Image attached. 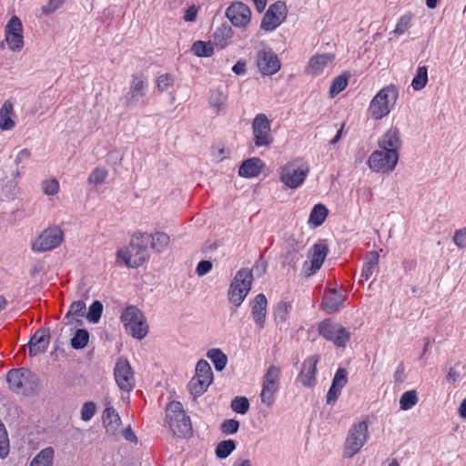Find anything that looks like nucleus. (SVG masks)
Listing matches in <instances>:
<instances>
[{
    "label": "nucleus",
    "instance_id": "nucleus-1",
    "mask_svg": "<svg viewBox=\"0 0 466 466\" xmlns=\"http://www.w3.org/2000/svg\"><path fill=\"white\" fill-rule=\"evenodd\" d=\"M148 234H138L132 238L128 248H121L116 256L129 268L140 267L147 258Z\"/></svg>",
    "mask_w": 466,
    "mask_h": 466
},
{
    "label": "nucleus",
    "instance_id": "nucleus-2",
    "mask_svg": "<svg viewBox=\"0 0 466 466\" xmlns=\"http://www.w3.org/2000/svg\"><path fill=\"white\" fill-rule=\"evenodd\" d=\"M165 422L175 436L186 438L191 435L190 418L186 414L183 405L179 401L173 400L168 403L166 409Z\"/></svg>",
    "mask_w": 466,
    "mask_h": 466
},
{
    "label": "nucleus",
    "instance_id": "nucleus-3",
    "mask_svg": "<svg viewBox=\"0 0 466 466\" xmlns=\"http://www.w3.org/2000/svg\"><path fill=\"white\" fill-rule=\"evenodd\" d=\"M399 97V90L394 85H389L380 89L371 99L368 114L374 120H380L388 116Z\"/></svg>",
    "mask_w": 466,
    "mask_h": 466
},
{
    "label": "nucleus",
    "instance_id": "nucleus-4",
    "mask_svg": "<svg viewBox=\"0 0 466 466\" xmlns=\"http://www.w3.org/2000/svg\"><path fill=\"white\" fill-rule=\"evenodd\" d=\"M309 172V165L302 158H293L281 167L279 180L289 188H297L304 183Z\"/></svg>",
    "mask_w": 466,
    "mask_h": 466
},
{
    "label": "nucleus",
    "instance_id": "nucleus-5",
    "mask_svg": "<svg viewBox=\"0 0 466 466\" xmlns=\"http://www.w3.org/2000/svg\"><path fill=\"white\" fill-rule=\"evenodd\" d=\"M126 331L137 339H144L148 333V325L143 312L136 306L127 307L121 314Z\"/></svg>",
    "mask_w": 466,
    "mask_h": 466
},
{
    "label": "nucleus",
    "instance_id": "nucleus-6",
    "mask_svg": "<svg viewBox=\"0 0 466 466\" xmlns=\"http://www.w3.org/2000/svg\"><path fill=\"white\" fill-rule=\"evenodd\" d=\"M6 381L11 390L28 394L38 386V378L25 368L13 369L7 372Z\"/></svg>",
    "mask_w": 466,
    "mask_h": 466
},
{
    "label": "nucleus",
    "instance_id": "nucleus-7",
    "mask_svg": "<svg viewBox=\"0 0 466 466\" xmlns=\"http://www.w3.org/2000/svg\"><path fill=\"white\" fill-rule=\"evenodd\" d=\"M281 370L270 365L262 378L260 400L267 407H271L280 386Z\"/></svg>",
    "mask_w": 466,
    "mask_h": 466
},
{
    "label": "nucleus",
    "instance_id": "nucleus-8",
    "mask_svg": "<svg viewBox=\"0 0 466 466\" xmlns=\"http://www.w3.org/2000/svg\"><path fill=\"white\" fill-rule=\"evenodd\" d=\"M64 240V231L59 226H50L45 228L31 243V248L36 252L52 250L61 245Z\"/></svg>",
    "mask_w": 466,
    "mask_h": 466
},
{
    "label": "nucleus",
    "instance_id": "nucleus-9",
    "mask_svg": "<svg viewBox=\"0 0 466 466\" xmlns=\"http://www.w3.org/2000/svg\"><path fill=\"white\" fill-rule=\"evenodd\" d=\"M213 380V372L210 365L205 360H200L196 365L195 376L188 383V389L192 395H202Z\"/></svg>",
    "mask_w": 466,
    "mask_h": 466
},
{
    "label": "nucleus",
    "instance_id": "nucleus-10",
    "mask_svg": "<svg viewBox=\"0 0 466 466\" xmlns=\"http://www.w3.org/2000/svg\"><path fill=\"white\" fill-rule=\"evenodd\" d=\"M368 431V424L365 421L352 425L345 441V457L351 458L360 451L367 441Z\"/></svg>",
    "mask_w": 466,
    "mask_h": 466
},
{
    "label": "nucleus",
    "instance_id": "nucleus-11",
    "mask_svg": "<svg viewBox=\"0 0 466 466\" xmlns=\"http://www.w3.org/2000/svg\"><path fill=\"white\" fill-rule=\"evenodd\" d=\"M400 154L394 151L375 150L368 158V166L372 172L390 173L395 169Z\"/></svg>",
    "mask_w": 466,
    "mask_h": 466
},
{
    "label": "nucleus",
    "instance_id": "nucleus-12",
    "mask_svg": "<svg viewBox=\"0 0 466 466\" xmlns=\"http://www.w3.org/2000/svg\"><path fill=\"white\" fill-rule=\"evenodd\" d=\"M318 330L320 336L332 341L336 346L345 348L350 339V332L339 323L325 319L319 324Z\"/></svg>",
    "mask_w": 466,
    "mask_h": 466
},
{
    "label": "nucleus",
    "instance_id": "nucleus-13",
    "mask_svg": "<svg viewBox=\"0 0 466 466\" xmlns=\"http://www.w3.org/2000/svg\"><path fill=\"white\" fill-rule=\"evenodd\" d=\"M287 5L282 1L272 4L266 11L261 20V29L270 32L279 26L287 18Z\"/></svg>",
    "mask_w": 466,
    "mask_h": 466
},
{
    "label": "nucleus",
    "instance_id": "nucleus-14",
    "mask_svg": "<svg viewBox=\"0 0 466 466\" xmlns=\"http://www.w3.org/2000/svg\"><path fill=\"white\" fill-rule=\"evenodd\" d=\"M254 143L257 147H268L273 142L270 121L265 114H258L252 122Z\"/></svg>",
    "mask_w": 466,
    "mask_h": 466
},
{
    "label": "nucleus",
    "instance_id": "nucleus-15",
    "mask_svg": "<svg viewBox=\"0 0 466 466\" xmlns=\"http://www.w3.org/2000/svg\"><path fill=\"white\" fill-rule=\"evenodd\" d=\"M329 252L328 246L319 242L309 250L308 260L303 264V273L306 277L314 275L322 266Z\"/></svg>",
    "mask_w": 466,
    "mask_h": 466
},
{
    "label": "nucleus",
    "instance_id": "nucleus-16",
    "mask_svg": "<svg viewBox=\"0 0 466 466\" xmlns=\"http://www.w3.org/2000/svg\"><path fill=\"white\" fill-rule=\"evenodd\" d=\"M114 377L118 388L129 392L135 387V376L132 368L127 359L119 358L114 369Z\"/></svg>",
    "mask_w": 466,
    "mask_h": 466
},
{
    "label": "nucleus",
    "instance_id": "nucleus-17",
    "mask_svg": "<svg viewBox=\"0 0 466 466\" xmlns=\"http://www.w3.org/2000/svg\"><path fill=\"white\" fill-rule=\"evenodd\" d=\"M5 39L10 50L19 52L24 46L23 25L19 17L14 15L5 27Z\"/></svg>",
    "mask_w": 466,
    "mask_h": 466
},
{
    "label": "nucleus",
    "instance_id": "nucleus-18",
    "mask_svg": "<svg viewBox=\"0 0 466 466\" xmlns=\"http://www.w3.org/2000/svg\"><path fill=\"white\" fill-rule=\"evenodd\" d=\"M226 16L234 26L245 28L250 22L251 10L242 2H234L227 8Z\"/></svg>",
    "mask_w": 466,
    "mask_h": 466
},
{
    "label": "nucleus",
    "instance_id": "nucleus-19",
    "mask_svg": "<svg viewBox=\"0 0 466 466\" xmlns=\"http://www.w3.org/2000/svg\"><path fill=\"white\" fill-rule=\"evenodd\" d=\"M147 79L140 75H132L129 89L124 96V106H135L140 98L146 96Z\"/></svg>",
    "mask_w": 466,
    "mask_h": 466
},
{
    "label": "nucleus",
    "instance_id": "nucleus-20",
    "mask_svg": "<svg viewBox=\"0 0 466 466\" xmlns=\"http://www.w3.org/2000/svg\"><path fill=\"white\" fill-rule=\"evenodd\" d=\"M104 405L105 410L102 413V421L106 433L109 436H116L122 425L121 418L116 409L111 405L109 399H105Z\"/></svg>",
    "mask_w": 466,
    "mask_h": 466
},
{
    "label": "nucleus",
    "instance_id": "nucleus-21",
    "mask_svg": "<svg viewBox=\"0 0 466 466\" xmlns=\"http://www.w3.org/2000/svg\"><path fill=\"white\" fill-rule=\"evenodd\" d=\"M257 66L263 75L271 76L280 69L281 64L278 56L268 48L258 52Z\"/></svg>",
    "mask_w": 466,
    "mask_h": 466
},
{
    "label": "nucleus",
    "instance_id": "nucleus-22",
    "mask_svg": "<svg viewBox=\"0 0 466 466\" xmlns=\"http://www.w3.org/2000/svg\"><path fill=\"white\" fill-rule=\"evenodd\" d=\"M319 360L318 355L311 356L304 360L298 380L307 388L316 384L317 364Z\"/></svg>",
    "mask_w": 466,
    "mask_h": 466
},
{
    "label": "nucleus",
    "instance_id": "nucleus-23",
    "mask_svg": "<svg viewBox=\"0 0 466 466\" xmlns=\"http://www.w3.org/2000/svg\"><path fill=\"white\" fill-rule=\"evenodd\" d=\"M401 145L400 132L397 127L390 128L378 140L379 148L388 152L399 153Z\"/></svg>",
    "mask_w": 466,
    "mask_h": 466
},
{
    "label": "nucleus",
    "instance_id": "nucleus-24",
    "mask_svg": "<svg viewBox=\"0 0 466 466\" xmlns=\"http://www.w3.org/2000/svg\"><path fill=\"white\" fill-rule=\"evenodd\" d=\"M268 300L264 294H258L251 302V314L257 326L262 329L265 327Z\"/></svg>",
    "mask_w": 466,
    "mask_h": 466
},
{
    "label": "nucleus",
    "instance_id": "nucleus-25",
    "mask_svg": "<svg viewBox=\"0 0 466 466\" xmlns=\"http://www.w3.org/2000/svg\"><path fill=\"white\" fill-rule=\"evenodd\" d=\"M49 340L48 331L43 329L36 330L29 341V355L37 356L44 353L49 345Z\"/></svg>",
    "mask_w": 466,
    "mask_h": 466
},
{
    "label": "nucleus",
    "instance_id": "nucleus-26",
    "mask_svg": "<svg viewBox=\"0 0 466 466\" xmlns=\"http://www.w3.org/2000/svg\"><path fill=\"white\" fill-rule=\"evenodd\" d=\"M335 56L333 54H321L312 56L307 66L306 71L309 75L318 76L333 62Z\"/></svg>",
    "mask_w": 466,
    "mask_h": 466
},
{
    "label": "nucleus",
    "instance_id": "nucleus-27",
    "mask_svg": "<svg viewBox=\"0 0 466 466\" xmlns=\"http://www.w3.org/2000/svg\"><path fill=\"white\" fill-rule=\"evenodd\" d=\"M346 297L337 289H331L325 292L322 299V305L328 313L337 311L344 303Z\"/></svg>",
    "mask_w": 466,
    "mask_h": 466
},
{
    "label": "nucleus",
    "instance_id": "nucleus-28",
    "mask_svg": "<svg viewBox=\"0 0 466 466\" xmlns=\"http://www.w3.org/2000/svg\"><path fill=\"white\" fill-rule=\"evenodd\" d=\"M264 163L257 157L245 160L238 169V174L243 177H253L260 174Z\"/></svg>",
    "mask_w": 466,
    "mask_h": 466
},
{
    "label": "nucleus",
    "instance_id": "nucleus-29",
    "mask_svg": "<svg viewBox=\"0 0 466 466\" xmlns=\"http://www.w3.org/2000/svg\"><path fill=\"white\" fill-rule=\"evenodd\" d=\"M14 115V105L10 100H5L0 108V129L11 130L15 126L11 118Z\"/></svg>",
    "mask_w": 466,
    "mask_h": 466
},
{
    "label": "nucleus",
    "instance_id": "nucleus-30",
    "mask_svg": "<svg viewBox=\"0 0 466 466\" xmlns=\"http://www.w3.org/2000/svg\"><path fill=\"white\" fill-rule=\"evenodd\" d=\"M232 36V28L228 25H221L213 34L214 45L221 49L225 48L230 44Z\"/></svg>",
    "mask_w": 466,
    "mask_h": 466
},
{
    "label": "nucleus",
    "instance_id": "nucleus-31",
    "mask_svg": "<svg viewBox=\"0 0 466 466\" xmlns=\"http://www.w3.org/2000/svg\"><path fill=\"white\" fill-rule=\"evenodd\" d=\"M379 253L370 251L365 257V262L361 269V280H368L374 273L379 263Z\"/></svg>",
    "mask_w": 466,
    "mask_h": 466
},
{
    "label": "nucleus",
    "instance_id": "nucleus-32",
    "mask_svg": "<svg viewBox=\"0 0 466 466\" xmlns=\"http://www.w3.org/2000/svg\"><path fill=\"white\" fill-rule=\"evenodd\" d=\"M86 309V306L83 300L73 302L69 307V310L65 316V319H67V323L73 324V322L76 321V324H81L79 318L85 316Z\"/></svg>",
    "mask_w": 466,
    "mask_h": 466
},
{
    "label": "nucleus",
    "instance_id": "nucleus-33",
    "mask_svg": "<svg viewBox=\"0 0 466 466\" xmlns=\"http://www.w3.org/2000/svg\"><path fill=\"white\" fill-rule=\"evenodd\" d=\"M252 281H253V275H252L251 270H249L248 268H241L236 273V275L230 284V287H233L234 285H236L237 288H240V289H242V288L251 289Z\"/></svg>",
    "mask_w": 466,
    "mask_h": 466
},
{
    "label": "nucleus",
    "instance_id": "nucleus-34",
    "mask_svg": "<svg viewBox=\"0 0 466 466\" xmlns=\"http://www.w3.org/2000/svg\"><path fill=\"white\" fill-rule=\"evenodd\" d=\"M55 451L47 447L40 451L32 460L30 466H52Z\"/></svg>",
    "mask_w": 466,
    "mask_h": 466
},
{
    "label": "nucleus",
    "instance_id": "nucleus-35",
    "mask_svg": "<svg viewBox=\"0 0 466 466\" xmlns=\"http://www.w3.org/2000/svg\"><path fill=\"white\" fill-rule=\"evenodd\" d=\"M148 238L151 248L158 253L163 252L170 242L169 236L165 232H157L153 235L148 234Z\"/></svg>",
    "mask_w": 466,
    "mask_h": 466
},
{
    "label": "nucleus",
    "instance_id": "nucleus-36",
    "mask_svg": "<svg viewBox=\"0 0 466 466\" xmlns=\"http://www.w3.org/2000/svg\"><path fill=\"white\" fill-rule=\"evenodd\" d=\"M328 213L329 210L324 205H315L309 214V224L314 228L320 226L325 221Z\"/></svg>",
    "mask_w": 466,
    "mask_h": 466
},
{
    "label": "nucleus",
    "instance_id": "nucleus-37",
    "mask_svg": "<svg viewBox=\"0 0 466 466\" xmlns=\"http://www.w3.org/2000/svg\"><path fill=\"white\" fill-rule=\"evenodd\" d=\"M207 357L213 362L215 369L221 371L228 363V357L219 349H211L207 352Z\"/></svg>",
    "mask_w": 466,
    "mask_h": 466
},
{
    "label": "nucleus",
    "instance_id": "nucleus-38",
    "mask_svg": "<svg viewBox=\"0 0 466 466\" xmlns=\"http://www.w3.org/2000/svg\"><path fill=\"white\" fill-rule=\"evenodd\" d=\"M251 289L247 288H237L236 285L229 287L228 297V300L233 303L236 307L241 305Z\"/></svg>",
    "mask_w": 466,
    "mask_h": 466
},
{
    "label": "nucleus",
    "instance_id": "nucleus-39",
    "mask_svg": "<svg viewBox=\"0 0 466 466\" xmlns=\"http://www.w3.org/2000/svg\"><path fill=\"white\" fill-rule=\"evenodd\" d=\"M89 341V332L85 329H78L70 339V345L75 350L84 349Z\"/></svg>",
    "mask_w": 466,
    "mask_h": 466
},
{
    "label": "nucleus",
    "instance_id": "nucleus-40",
    "mask_svg": "<svg viewBox=\"0 0 466 466\" xmlns=\"http://www.w3.org/2000/svg\"><path fill=\"white\" fill-rule=\"evenodd\" d=\"M227 96L219 90H212L209 96V104L217 113L226 108Z\"/></svg>",
    "mask_w": 466,
    "mask_h": 466
},
{
    "label": "nucleus",
    "instance_id": "nucleus-41",
    "mask_svg": "<svg viewBox=\"0 0 466 466\" xmlns=\"http://www.w3.org/2000/svg\"><path fill=\"white\" fill-rule=\"evenodd\" d=\"M235 449L236 442L233 440H225L217 445L215 454L218 459H226Z\"/></svg>",
    "mask_w": 466,
    "mask_h": 466
},
{
    "label": "nucleus",
    "instance_id": "nucleus-42",
    "mask_svg": "<svg viewBox=\"0 0 466 466\" xmlns=\"http://www.w3.org/2000/svg\"><path fill=\"white\" fill-rule=\"evenodd\" d=\"M428 82V69L427 66H419L415 76L412 79L411 86L414 90H421Z\"/></svg>",
    "mask_w": 466,
    "mask_h": 466
},
{
    "label": "nucleus",
    "instance_id": "nucleus-43",
    "mask_svg": "<svg viewBox=\"0 0 466 466\" xmlns=\"http://www.w3.org/2000/svg\"><path fill=\"white\" fill-rule=\"evenodd\" d=\"M418 395L416 390H408L404 392L400 399V410H408L414 407L418 402Z\"/></svg>",
    "mask_w": 466,
    "mask_h": 466
},
{
    "label": "nucleus",
    "instance_id": "nucleus-44",
    "mask_svg": "<svg viewBox=\"0 0 466 466\" xmlns=\"http://www.w3.org/2000/svg\"><path fill=\"white\" fill-rule=\"evenodd\" d=\"M348 81H349V76H347L346 74H342V75L336 76L333 79L332 84L329 88L330 96L334 97L339 93L343 91L348 86Z\"/></svg>",
    "mask_w": 466,
    "mask_h": 466
},
{
    "label": "nucleus",
    "instance_id": "nucleus-45",
    "mask_svg": "<svg viewBox=\"0 0 466 466\" xmlns=\"http://www.w3.org/2000/svg\"><path fill=\"white\" fill-rule=\"evenodd\" d=\"M192 52L198 56L208 57L214 54V48L209 43L197 41L192 46Z\"/></svg>",
    "mask_w": 466,
    "mask_h": 466
},
{
    "label": "nucleus",
    "instance_id": "nucleus-46",
    "mask_svg": "<svg viewBox=\"0 0 466 466\" xmlns=\"http://www.w3.org/2000/svg\"><path fill=\"white\" fill-rule=\"evenodd\" d=\"M291 304L280 301L278 303L275 311H274V319L279 322H285L287 320L288 315L291 310Z\"/></svg>",
    "mask_w": 466,
    "mask_h": 466
},
{
    "label": "nucleus",
    "instance_id": "nucleus-47",
    "mask_svg": "<svg viewBox=\"0 0 466 466\" xmlns=\"http://www.w3.org/2000/svg\"><path fill=\"white\" fill-rule=\"evenodd\" d=\"M103 312V305L100 301H94L88 308L86 315V319L92 323H97Z\"/></svg>",
    "mask_w": 466,
    "mask_h": 466
},
{
    "label": "nucleus",
    "instance_id": "nucleus-48",
    "mask_svg": "<svg viewBox=\"0 0 466 466\" xmlns=\"http://www.w3.org/2000/svg\"><path fill=\"white\" fill-rule=\"evenodd\" d=\"M9 439L5 425L0 420V458H5L9 453Z\"/></svg>",
    "mask_w": 466,
    "mask_h": 466
},
{
    "label": "nucleus",
    "instance_id": "nucleus-49",
    "mask_svg": "<svg viewBox=\"0 0 466 466\" xmlns=\"http://www.w3.org/2000/svg\"><path fill=\"white\" fill-rule=\"evenodd\" d=\"M108 172L102 167H96L91 171L88 176L87 181L90 184L99 185L102 184L107 177Z\"/></svg>",
    "mask_w": 466,
    "mask_h": 466
},
{
    "label": "nucleus",
    "instance_id": "nucleus-50",
    "mask_svg": "<svg viewBox=\"0 0 466 466\" xmlns=\"http://www.w3.org/2000/svg\"><path fill=\"white\" fill-rule=\"evenodd\" d=\"M231 409L239 414H246L249 409V402L246 397H235L231 401Z\"/></svg>",
    "mask_w": 466,
    "mask_h": 466
},
{
    "label": "nucleus",
    "instance_id": "nucleus-51",
    "mask_svg": "<svg viewBox=\"0 0 466 466\" xmlns=\"http://www.w3.org/2000/svg\"><path fill=\"white\" fill-rule=\"evenodd\" d=\"M59 183L56 179H46L41 183V188L44 194L47 196H55L59 191Z\"/></svg>",
    "mask_w": 466,
    "mask_h": 466
},
{
    "label": "nucleus",
    "instance_id": "nucleus-52",
    "mask_svg": "<svg viewBox=\"0 0 466 466\" xmlns=\"http://www.w3.org/2000/svg\"><path fill=\"white\" fill-rule=\"evenodd\" d=\"M412 15L411 14H406L404 15H402L397 25H396V27L394 29V33L396 35H402L404 34L410 26V24H411V21H412Z\"/></svg>",
    "mask_w": 466,
    "mask_h": 466
},
{
    "label": "nucleus",
    "instance_id": "nucleus-53",
    "mask_svg": "<svg viewBox=\"0 0 466 466\" xmlns=\"http://www.w3.org/2000/svg\"><path fill=\"white\" fill-rule=\"evenodd\" d=\"M239 429V422L234 419H228L223 420L220 425V431L225 435L236 433Z\"/></svg>",
    "mask_w": 466,
    "mask_h": 466
},
{
    "label": "nucleus",
    "instance_id": "nucleus-54",
    "mask_svg": "<svg viewBox=\"0 0 466 466\" xmlns=\"http://www.w3.org/2000/svg\"><path fill=\"white\" fill-rule=\"evenodd\" d=\"M96 406L93 401H86L81 408V420L84 421H89L95 415Z\"/></svg>",
    "mask_w": 466,
    "mask_h": 466
},
{
    "label": "nucleus",
    "instance_id": "nucleus-55",
    "mask_svg": "<svg viewBox=\"0 0 466 466\" xmlns=\"http://www.w3.org/2000/svg\"><path fill=\"white\" fill-rule=\"evenodd\" d=\"M174 79L171 75H161L157 80V88L159 92H164L173 86Z\"/></svg>",
    "mask_w": 466,
    "mask_h": 466
},
{
    "label": "nucleus",
    "instance_id": "nucleus-56",
    "mask_svg": "<svg viewBox=\"0 0 466 466\" xmlns=\"http://www.w3.org/2000/svg\"><path fill=\"white\" fill-rule=\"evenodd\" d=\"M66 0H49L48 3L42 6V12L45 15L53 14L58 8H60Z\"/></svg>",
    "mask_w": 466,
    "mask_h": 466
},
{
    "label": "nucleus",
    "instance_id": "nucleus-57",
    "mask_svg": "<svg viewBox=\"0 0 466 466\" xmlns=\"http://www.w3.org/2000/svg\"><path fill=\"white\" fill-rule=\"evenodd\" d=\"M348 381L347 371L345 369H339L333 378L332 384L342 389Z\"/></svg>",
    "mask_w": 466,
    "mask_h": 466
},
{
    "label": "nucleus",
    "instance_id": "nucleus-58",
    "mask_svg": "<svg viewBox=\"0 0 466 466\" xmlns=\"http://www.w3.org/2000/svg\"><path fill=\"white\" fill-rule=\"evenodd\" d=\"M453 242L460 248L466 247V228L455 231Z\"/></svg>",
    "mask_w": 466,
    "mask_h": 466
},
{
    "label": "nucleus",
    "instance_id": "nucleus-59",
    "mask_svg": "<svg viewBox=\"0 0 466 466\" xmlns=\"http://www.w3.org/2000/svg\"><path fill=\"white\" fill-rule=\"evenodd\" d=\"M212 268V263L209 260H201L196 268L198 276L202 277L208 273Z\"/></svg>",
    "mask_w": 466,
    "mask_h": 466
},
{
    "label": "nucleus",
    "instance_id": "nucleus-60",
    "mask_svg": "<svg viewBox=\"0 0 466 466\" xmlns=\"http://www.w3.org/2000/svg\"><path fill=\"white\" fill-rule=\"evenodd\" d=\"M340 388H338L337 386L332 384L327 393V403H334L337 400L339 395L340 394Z\"/></svg>",
    "mask_w": 466,
    "mask_h": 466
},
{
    "label": "nucleus",
    "instance_id": "nucleus-61",
    "mask_svg": "<svg viewBox=\"0 0 466 466\" xmlns=\"http://www.w3.org/2000/svg\"><path fill=\"white\" fill-rule=\"evenodd\" d=\"M198 7L196 5L189 6L184 15V20L187 22H194L197 18Z\"/></svg>",
    "mask_w": 466,
    "mask_h": 466
},
{
    "label": "nucleus",
    "instance_id": "nucleus-62",
    "mask_svg": "<svg viewBox=\"0 0 466 466\" xmlns=\"http://www.w3.org/2000/svg\"><path fill=\"white\" fill-rule=\"evenodd\" d=\"M405 379V366L403 362H400L397 367V370L394 373V380L396 382L401 383Z\"/></svg>",
    "mask_w": 466,
    "mask_h": 466
},
{
    "label": "nucleus",
    "instance_id": "nucleus-63",
    "mask_svg": "<svg viewBox=\"0 0 466 466\" xmlns=\"http://www.w3.org/2000/svg\"><path fill=\"white\" fill-rule=\"evenodd\" d=\"M30 157L31 152L28 149L24 148L17 154L15 157V163L19 164L27 161Z\"/></svg>",
    "mask_w": 466,
    "mask_h": 466
},
{
    "label": "nucleus",
    "instance_id": "nucleus-64",
    "mask_svg": "<svg viewBox=\"0 0 466 466\" xmlns=\"http://www.w3.org/2000/svg\"><path fill=\"white\" fill-rule=\"evenodd\" d=\"M122 434H123V437L130 442H137V436L134 433V431H132V429L130 428V426L126 428L125 430H123Z\"/></svg>",
    "mask_w": 466,
    "mask_h": 466
}]
</instances>
